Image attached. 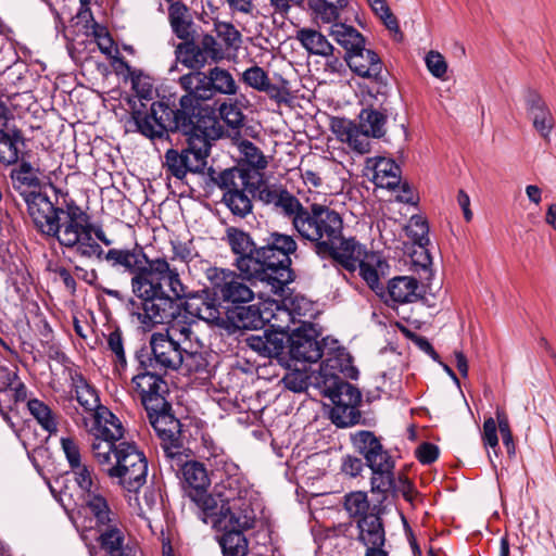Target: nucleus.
I'll return each mask as SVG.
<instances>
[{
	"instance_id": "7c9ffc66",
	"label": "nucleus",
	"mask_w": 556,
	"mask_h": 556,
	"mask_svg": "<svg viewBox=\"0 0 556 556\" xmlns=\"http://www.w3.org/2000/svg\"><path fill=\"white\" fill-rule=\"evenodd\" d=\"M168 22L173 34L180 40L198 35L190 8L182 1L169 4Z\"/></svg>"
},
{
	"instance_id": "cd10ccee",
	"label": "nucleus",
	"mask_w": 556,
	"mask_h": 556,
	"mask_svg": "<svg viewBox=\"0 0 556 556\" xmlns=\"http://www.w3.org/2000/svg\"><path fill=\"white\" fill-rule=\"evenodd\" d=\"M352 442L355 450L364 456L368 467L392 460L391 455L384 450L379 438L371 431H357L352 434Z\"/></svg>"
},
{
	"instance_id": "473e14b6",
	"label": "nucleus",
	"mask_w": 556,
	"mask_h": 556,
	"mask_svg": "<svg viewBox=\"0 0 556 556\" xmlns=\"http://www.w3.org/2000/svg\"><path fill=\"white\" fill-rule=\"evenodd\" d=\"M174 53L176 62L189 68L190 72H202V68L208 62L198 47V35L177 43Z\"/></svg>"
},
{
	"instance_id": "ddd939ff",
	"label": "nucleus",
	"mask_w": 556,
	"mask_h": 556,
	"mask_svg": "<svg viewBox=\"0 0 556 556\" xmlns=\"http://www.w3.org/2000/svg\"><path fill=\"white\" fill-rule=\"evenodd\" d=\"M93 439L91 441V452L98 465L110 464V454L118 445L125 434V428L108 407H100L97 414H93V425L90 429Z\"/></svg>"
},
{
	"instance_id": "e433bc0d",
	"label": "nucleus",
	"mask_w": 556,
	"mask_h": 556,
	"mask_svg": "<svg viewBox=\"0 0 556 556\" xmlns=\"http://www.w3.org/2000/svg\"><path fill=\"white\" fill-rule=\"evenodd\" d=\"M371 469V492L379 493L382 495L380 503L387 498V494L389 492H393L395 490V479H394V460H389L386 463H380L378 466L369 467Z\"/></svg>"
},
{
	"instance_id": "f03ea898",
	"label": "nucleus",
	"mask_w": 556,
	"mask_h": 556,
	"mask_svg": "<svg viewBox=\"0 0 556 556\" xmlns=\"http://www.w3.org/2000/svg\"><path fill=\"white\" fill-rule=\"evenodd\" d=\"M132 292L142 301V323L168 324L162 331L174 338V341L182 343V348L190 352L194 349V332L191 324L177 319L179 314L178 300L199 299L201 305L197 307L198 316L212 324L224 323L217 291H211L204 287L198 291H189L181 280H131Z\"/></svg>"
},
{
	"instance_id": "0eeeda50",
	"label": "nucleus",
	"mask_w": 556,
	"mask_h": 556,
	"mask_svg": "<svg viewBox=\"0 0 556 556\" xmlns=\"http://www.w3.org/2000/svg\"><path fill=\"white\" fill-rule=\"evenodd\" d=\"M101 470L127 492H138L147 482L148 460L135 443L119 442Z\"/></svg>"
},
{
	"instance_id": "8fccbe9b",
	"label": "nucleus",
	"mask_w": 556,
	"mask_h": 556,
	"mask_svg": "<svg viewBox=\"0 0 556 556\" xmlns=\"http://www.w3.org/2000/svg\"><path fill=\"white\" fill-rule=\"evenodd\" d=\"M358 405H333L330 412L331 421L339 428L354 426L361 420Z\"/></svg>"
},
{
	"instance_id": "20e7f679",
	"label": "nucleus",
	"mask_w": 556,
	"mask_h": 556,
	"mask_svg": "<svg viewBox=\"0 0 556 556\" xmlns=\"http://www.w3.org/2000/svg\"><path fill=\"white\" fill-rule=\"evenodd\" d=\"M22 199L37 232L47 238L56 239L64 247L62 237L66 223L72 217L71 206L74 205L76 208L79 206L68 192H63L58 187L56 190L43 187L29 193H22Z\"/></svg>"
},
{
	"instance_id": "774afa93",
	"label": "nucleus",
	"mask_w": 556,
	"mask_h": 556,
	"mask_svg": "<svg viewBox=\"0 0 556 556\" xmlns=\"http://www.w3.org/2000/svg\"><path fill=\"white\" fill-rule=\"evenodd\" d=\"M61 446L71 468L79 467L80 451L76 441L72 438H62Z\"/></svg>"
},
{
	"instance_id": "4d7b16f0",
	"label": "nucleus",
	"mask_w": 556,
	"mask_h": 556,
	"mask_svg": "<svg viewBox=\"0 0 556 556\" xmlns=\"http://www.w3.org/2000/svg\"><path fill=\"white\" fill-rule=\"evenodd\" d=\"M289 85L287 79L282 76H278V83H270L268 79L261 92H265L269 99L278 104H289L292 99Z\"/></svg>"
},
{
	"instance_id": "e2e57ef3",
	"label": "nucleus",
	"mask_w": 556,
	"mask_h": 556,
	"mask_svg": "<svg viewBox=\"0 0 556 556\" xmlns=\"http://www.w3.org/2000/svg\"><path fill=\"white\" fill-rule=\"evenodd\" d=\"M268 300L276 305L275 313L271 316L273 319L276 321L274 326H276L279 329V331L286 332V330L290 328L291 324L296 323L292 312L289 309L288 306L281 305L279 301H275L274 296Z\"/></svg>"
},
{
	"instance_id": "6e6552de",
	"label": "nucleus",
	"mask_w": 556,
	"mask_h": 556,
	"mask_svg": "<svg viewBox=\"0 0 556 556\" xmlns=\"http://www.w3.org/2000/svg\"><path fill=\"white\" fill-rule=\"evenodd\" d=\"M264 241L265 244L258 248L256 261H254L258 274L255 278H279L283 273L288 274L287 278H294L290 258V255L298 249L294 238L274 231ZM248 278L253 277L249 276Z\"/></svg>"
},
{
	"instance_id": "f3484780",
	"label": "nucleus",
	"mask_w": 556,
	"mask_h": 556,
	"mask_svg": "<svg viewBox=\"0 0 556 556\" xmlns=\"http://www.w3.org/2000/svg\"><path fill=\"white\" fill-rule=\"evenodd\" d=\"M162 374L160 370L143 369L131 380L146 410H155L161 408L160 405H166L168 387Z\"/></svg>"
},
{
	"instance_id": "052dcab7",
	"label": "nucleus",
	"mask_w": 556,
	"mask_h": 556,
	"mask_svg": "<svg viewBox=\"0 0 556 556\" xmlns=\"http://www.w3.org/2000/svg\"><path fill=\"white\" fill-rule=\"evenodd\" d=\"M268 78L267 73L258 65L247 68L241 75V80L257 91H262V89H264Z\"/></svg>"
},
{
	"instance_id": "c756f323",
	"label": "nucleus",
	"mask_w": 556,
	"mask_h": 556,
	"mask_svg": "<svg viewBox=\"0 0 556 556\" xmlns=\"http://www.w3.org/2000/svg\"><path fill=\"white\" fill-rule=\"evenodd\" d=\"M38 169H35L33 165L27 161H22L18 167L13 168L10 173L12 186L14 190L22 193H29L35 190L42 189L43 187H50L51 190H56V186L49 181H42L37 176Z\"/></svg>"
},
{
	"instance_id": "ea45409f",
	"label": "nucleus",
	"mask_w": 556,
	"mask_h": 556,
	"mask_svg": "<svg viewBox=\"0 0 556 556\" xmlns=\"http://www.w3.org/2000/svg\"><path fill=\"white\" fill-rule=\"evenodd\" d=\"M376 185L395 190L401 184V167L394 160L380 157L375 165Z\"/></svg>"
},
{
	"instance_id": "4c0bfd02",
	"label": "nucleus",
	"mask_w": 556,
	"mask_h": 556,
	"mask_svg": "<svg viewBox=\"0 0 556 556\" xmlns=\"http://www.w3.org/2000/svg\"><path fill=\"white\" fill-rule=\"evenodd\" d=\"M330 35L345 50V53L361 51L366 42L365 37L356 28L344 23H333Z\"/></svg>"
},
{
	"instance_id": "13d9d810",
	"label": "nucleus",
	"mask_w": 556,
	"mask_h": 556,
	"mask_svg": "<svg viewBox=\"0 0 556 556\" xmlns=\"http://www.w3.org/2000/svg\"><path fill=\"white\" fill-rule=\"evenodd\" d=\"M220 118L231 128L243 126L244 114L238 108L237 103L223 102L218 108Z\"/></svg>"
},
{
	"instance_id": "37998d69",
	"label": "nucleus",
	"mask_w": 556,
	"mask_h": 556,
	"mask_svg": "<svg viewBox=\"0 0 556 556\" xmlns=\"http://www.w3.org/2000/svg\"><path fill=\"white\" fill-rule=\"evenodd\" d=\"M84 505L90 510L99 525L109 526L112 521V510L99 489L81 495Z\"/></svg>"
},
{
	"instance_id": "3c124183",
	"label": "nucleus",
	"mask_w": 556,
	"mask_h": 556,
	"mask_svg": "<svg viewBox=\"0 0 556 556\" xmlns=\"http://www.w3.org/2000/svg\"><path fill=\"white\" fill-rule=\"evenodd\" d=\"M243 160L238 165H244L245 168H250V170H264L268 162L263 154L262 150L256 147L253 142L249 140H244L241 144Z\"/></svg>"
},
{
	"instance_id": "a211bd4d",
	"label": "nucleus",
	"mask_w": 556,
	"mask_h": 556,
	"mask_svg": "<svg viewBox=\"0 0 556 556\" xmlns=\"http://www.w3.org/2000/svg\"><path fill=\"white\" fill-rule=\"evenodd\" d=\"M227 238L228 242L231 247V250L235 254L240 255L238 260V267L241 274L229 273L228 276L231 278H245L249 276L256 277L258 274L256 273V265H254V261H256V252L258 248L253 242L251 236L243 231L242 229L236 227H229L227 229Z\"/></svg>"
},
{
	"instance_id": "6e6d98bb",
	"label": "nucleus",
	"mask_w": 556,
	"mask_h": 556,
	"mask_svg": "<svg viewBox=\"0 0 556 556\" xmlns=\"http://www.w3.org/2000/svg\"><path fill=\"white\" fill-rule=\"evenodd\" d=\"M344 508L353 518L361 519L369 515V502L365 492H352L344 496Z\"/></svg>"
},
{
	"instance_id": "49530a36",
	"label": "nucleus",
	"mask_w": 556,
	"mask_h": 556,
	"mask_svg": "<svg viewBox=\"0 0 556 556\" xmlns=\"http://www.w3.org/2000/svg\"><path fill=\"white\" fill-rule=\"evenodd\" d=\"M27 408L43 430L50 434L58 431L56 416L46 403L31 399L27 402Z\"/></svg>"
},
{
	"instance_id": "2f4dec72",
	"label": "nucleus",
	"mask_w": 556,
	"mask_h": 556,
	"mask_svg": "<svg viewBox=\"0 0 556 556\" xmlns=\"http://www.w3.org/2000/svg\"><path fill=\"white\" fill-rule=\"evenodd\" d=\"M25 144L23 131L15 125L2 123L0 128V162L4 165H13L20 159L18 144Z\"/></svg>"
},
{
	"instance_id": "09e8293b",
	"label": "nucleus",
	"mask_w": 556,
	"mask_h": 556,
	"mask_svg": "<svg viewBox=\"0 0 556 556\" xmlns=\"http://www.w3.org/2000/svg\"><path fill=\"white\" fill-rule=\"evenodd\" d=\"M124 534L121 529L109 523L100 535L101 547L111 556H128L123 549Z\"/></svg>"
},
{
	"instance_id": "603ef678",
	"label": "nucleus",
	"mask_w": 556,
	"mask_h": 556,
	"mask_svg": "<svg viewBox=\"0 0 556 556\" xmlns=\"http://www.w3.org/2000/svg\"><path fill=\"white\" fill-rule=\"evenodd\" d=\"M416 243L418 244V250H415L407 258H405L404 264L408 265L409 270L413 273H429L431 276L430 266L432 264V258L429 251L426 249V245L429 242L422 241Z\"/></svg>"
},
{
	"instance_id": "423d86ee",
	"label": "nucleus",
	"mask_w": 556,
	"mask_h": 556,
	"mask_svg": "<svg viewBox=\"0 0 556 556\" xmlns=\"http://www.w3.org/2000/svg\"><path fill=\"white\" fill-rule=\"evenodd\" d=\"M182 343L162 331L153 332L149 346L136 353L141 369L160 370L166 374L185 367L187 371L198 372L204 368V359L199 352H190L182 348Z\"/></svg>"
},
{
	"instance_id": "338daca9",
	"label": "nucleus",
	"mask_w": 556,
	"mask_h": 556,
	"mask_svg": "<svg viewBox=\"0 0 556 556\" xmlns=\"http://www.w3.org/2000/svg\"><path fill=\"white\" fill-rule=\"evenodd\" d=\"M75 475V481L83 491V495L99 489L93 483L91 471L86 465L79 464V467L72 468Z\"/></svg>"
},
{
	"instance_id": "9b49d317",
	"label": "nucleus",
	"mask_w": 556,
	"mask_h": 556,
	"mask_svg": "<svg viewBox=\"0 0 556 556\" xmlns=\"http://www.w3.org/2000/svg\"><path fill=\"white\" fill-rule=\"evenodd\" d=\"M224 475L220 476L219 482L215 484L217 496L222 497V502L226 504L227 509L233 513L243 523L250 520V517H256L251 502L247 498L249 488L247 482L239 472V467L231 462H224Z\"/></svg>"
},
{
	"instance_id": "39448f33",
	"label": "nucleus",
	"mask_w": 556,
	"mask_h": 556,
	"mask_svg": "<svg viewBox=\"0 0 556 556\" xmlns=\"http://www.w3.org/2000/svg\"><path fill=\"white\" fill-rule=\"evenodd\" d=\"M298 233L314 243L315 251L320 256H331L334 260L341 251L343 219L334 210L318 203L303 208L294 219Z\"/></svg>"
},
{
	"instance_id": "aec40b11",
	"label": "nucleus",
	"mask_w": 556,
	"mask_h": 556,
	"mask_svg": "<svg viewBox=\"0 0 556 556\" xmlns=\"http://www.w3.org/2000/svg\"><path fill=\"white\" fill-rule=\"evenodd\" d=\"M313 379L315 389L330 399L333 405H358L361 403L359 390L341 377L323 378V376L316 375Z\"/></svg>"
},
{
	"instance_id": "dca6fc26",
	"label": "nucleus",
	"mask_w": 556,
	"mask_h": 556,
	"mask_svg": "<svg viewBox=\"0 0 556 556\" xmlns=\"http://www.w3.org/2000/svg\"><path fill=\"white\" fill-rule=\"evenodd\" d=\"M231 516L229 519L217 520V532H222L218 536V543L220 545L223 556H248L249 553V540L245 536V532L255 527L256 517H250V520L245 523Z\"/></svg>"
},
{
	"instance_id": "7ed1b4c3",
	"label": "nucleus",
	"mask_w": 556,
	"mask_h": 556,
	"mask_svg": "<svg viewBox=\"0 0 556 556\" xmlns=\"http://www.w3.org/2000/svg\"><path fill=\"white\" fill-rule=\"evenodd\" d=\"M178 84L186 93L179 98V106L173 108V112L178 113L181 125H190V119H193L204 129L211 127L224 131L215 110L203 102L216 96L237 94L239 87L231 73L216 65L206 71L184 74Z\"/></svg>"
},
{
	"instance_id": "a878e982",
	"label": "nucleus",
	"mask_w": 556,
	"mask_h": 556,
	"mask_svg": "<svg viewBox=\"0 0 556 556\" xmlns=\"http://www.w3.org/2000/svg\"><path fill=\"white\" fill-rule=\"evenodd\" d=\"M323 357L324 359L316 375H320L323 378H329L340 377L339 374H344L349 378H356L357 370L352 365V356L346 349L336 346L327 351L324 350Z\"/></svg>"
},
{
	"instance_id": "412c9836",
	"label": "nucleus",
	"mask_w": 556,
	"mask_h": 556,
	"mask_svg": "<svg viewBox=\"0 0 556 556\" xmlns=\"http://www.w3.org/2000/svg\"><path fill=\"white\" fill-rule=\"evenodd\" d=\"M205 175L206 182L222 190L223 195H228L236 190L249 186L253 179L250 168H245L244 165H237L222 170L210 166Z\"/></svg>"
},
{
	"instance_id": "0e129e2a",
	"label": "nucleus",
	"mask_w": 556,
	"mask_h": 556,
	"mask_svg": "<svg viewBox=\"0 0 556 556\" xmlns=\"http://www.w3.org/2000/svg\"><path fill=\"white\" fill-rule=\"evenodd\" d=\"M426 65L435 78H443L447 72V63L444 56L438 51H429L426 55Z\"/></svg>"
},
{
	"instance_id": "a19ab883",
	"label": "nucleus",
	"mask_w": 556,
	"mask_h": 556,
	"mask_svg": "<svg viewBox=\"0 0 556 556\" xmlns=\"http://www.w3.org/2000/svg\"><path fill=\"white\" fill-rule=\"evenodd\" d=\"M117 61L127 71L137 97L142 100H152L154 92L152 77L146 75L141 70L132 68L124 58H118Z\"/></svg>"
},
{
	"instance_id": "c03bdc74",
	"label": "nucleus",
	"mask_w": 556,
	"mask_h": 556,
	"mask_svg": "<svg viewBox=\"0 0 556 556\" xmlns=\"http://www.w3.org/2000/svg\"><path fill=\"white\" fill-rule=\"evenodd\" d=\"M271 206L274 210L279 211L285 217L290 218L293 227L295 217H298L304 208L300 200L285 186L279 188L278 194L275 197Z\"/></svg>"
},
{
	"instance_id": "bf43d9fd",
	"label": "nucleus",
	"mask_w": 556,
	"mask_h": 556,
	"mask_svg": "<svg viewBox=\"0 0 556 556\" xmlns=\"http://www.w3.org/2000/svg\"><path fill=\"white\" fill-rule=\"evenodd\" d=\"M108 349L114 355V362L116 366L125 368L127 365L126 355L124 351V341L122 332L118 328L109 333L106 338Z\"/></svg>"
},
{
	"instance_id": "4be33fe9",
	"label": "nucleus",
	"mask_w": 556,
	"mask_h": 556,
	"mask_svg": "<svg viewBox=\"0 0 556 556\" xmlns=\"http://www.w3.org/2000/svg\"><path fill=\"white\" fill-rule=\"evenodd\" d=\"M344 60L350 70L359 77L374 79L376 83L387 87V83L381 75L382 61L380 56L370 49L363 46L361 51H352L344 54Z\"/></svg>"
},
{
	"instance_id": "5fc2aeb1",
	"label": "nucleus",
	"mask_w": 556,
	"mask_h": 556,
	"mask_svg": "<svg viewBox=\"0 0 556 556\" xmlns=\"http://www.w3.org/2000/svg\"><path fill=\"white\" fill-rule=\"evenodd\" d=\"M315 376L316 371L307 375L304 370L293 369L285 375L282 382L288 390L300 393L305 391L308 387L315 388L313 381Z\"/></svg>"
},
{
	"instance_id": "de8ad7c7",
	"label": "nucleus",
	"mask_w": 556,
	"mask_h": 556,
	"mask_svg": "<svg viewBox=\"0 0 556 556\" xmlns=\"http://www.w3.org/2000/svg\"><path fill=\"white\" fill-rule=\"evenodd\" d=\"M220 299L223 302L247 303L253 299V291L251 287L238 281L229 280L219 288Z\"/></svg>"
},
{
	"instance_id": "393cba45",
	"label": "nucleus",
	"mask_w": 556,
	"mask_h": 556,
	"mask_svg": "<svg viewBox=\"0 0 556 556\" xmlns=\"http://www.w3.org/2000/svg\"><path fill=\"white\" fill-rule=\"evenodd\" d=\"M189 497L202 511V520L205 523H211L214 529L217 528V520L229 519L231 516H235L232 511L227 509L225 503H223L222 497L217 496V490L214 486L211 493H207L206 489L202 492H189Z\"/></svg>"
},
{
	"instance_id": "9d476101",
	"label": "nucleus",
	"mask_w": 556,
	"mask_h": 556,
	"mask_svg": "<svg viewBox=\"0 0 556 556\" xmlns=\"http://www.w3.org/2000/svg\"><path fill=\"white\" fill-rule=\"evenodd\" d=\"M111 267L122 269L132 278L168 274L167 278H179L176 268H170L164 257L150 260L144 249L136 243L132 249H110L103 256Z\"/></svg>"
},
{
	"instance_id": "72a5a7b5",
	"label": "nucleus",
	"mask_w": 556,
	"mask_h": 556,
	"mask_svg": "<svg viewBox=\"0 0 556 556\" xmlns=\"http://www.w3.org/2000/svg\"><path fill=\"white\" fill-rule=\"evenodd\" d=\"M358 127V135L362 134L366 137L382 138L386 134L387 110L379 111L372 106L365 108L361 111Z\"/></svg>"
},
{
	"instance_id": "bb28decb",
	"label": "nucleus",
	"mask_w": 556,
	"mask_h": 556,
	"mask_svg": "<svg viewBox=\"0 0 556 556\" xmlns=\"http://www.w3.org/2000/svg\"><path fill=\"white\" fill-rule=\"evenodd\" d=\"M356 527L358 529L357 540L365 547L384 546L387 541L386 529L378 506L375 505L369 515L357 519Z\"/></svg>"
},
{
	"instance_id": "f704fd0d",
	"label": "nucleus",
	"mask_w": 556,
	"mask_h": 556,
	"mask_svg": "<svg viewBox=\"0 0 556 556\" xmlns=\"http://www.w3.org/2000/svg\"><path fill=\"white\" fill-rule=\"evenodd\" d=\"M254 182L242 189L236 190L228 195H223L222 203L231 212L232 215L245 218L253 211Z\"/></svg>"
},
{
	"instance_id": "4468645a",
	"label": "nucleus",
	"mask_w": 556,
	"mask_h": 556,
	"mask_svg": "<svg viewBox=\"0 0 556 556\" xmlns=\"http://www.w3.org/2000/svg\"><path fill=\"white\" fill-rule=\"evenodd\" d=\"M155 410H146L149 422L161 439L165 459L181 460L185 445L182 439L181 422L172 414V405H160Z\"/></svg>"
},
{
	"instance_id": "a18cd8bd",
	"label": "nucleus",
	"mask_w": 556,
	"mask_h": 556,
	"mask_svg": "<svg viewBox=\"0 0 556 556\" xmlns=\"http://www.w3.org/2000/svg\"><path fill=\"white\" fill-rule=\"evenodd\" d=\"M75 396L79 405L92 417L93 414H97V410H100V407H104L100 404L96 389L81 376L75 379Z\"/></svg>"
},
{
	"instance_id": "864d4df0",
	"label": "nucleus",
	"mask_w": 556,
	"mask_h": 556,
	"mask_svg": "<svg viewBox=\"0 0 556 556\" xmlns=\"http://www.w3.org/2000/svg\"><path fill=\"white\" fill-rule=\"evenodd\" d=\"M235 326L239 329H260L264 319L260 311L253 306H237Z\"/></svg>"
},
{
	"instance_id": "2eb2a0df",
	"label": "nucleus",
	"mask_w": 556,
	"mask_h": 556,
	"mask_svg": "<svg viewBox=\"0 0 556 556\" xmlns=\"http://www.w3.org/2000/svg\"><path fill=\"white\" fill-rule=\"evenodd\" d=\"M318 334L311 323H304L288 336L289 355L292 361L316 363L324 356L326 339L320 342Z\"/></svg>"
},
{
	"instance_id": "5701e85b",
	"label": "nucleus",
	"mask_w": 556,
	"mask_h": 556,
	"mask_svg": "<svg viewBox=\"0 0 556 556\" xmlns=\"http://www.w3.org/2000/svg\"><path fill=\"white\" fill-rule=\"evenodd\" d=\"M525 104L534 129L543 139H548L554 127V117L542 96L534 89H528L525 93Z\"/></svg>"
},
{
	"instance_id": "680f3d73",
	"label": "nucleus",
	"mask_w": 556,
	"mask_h": 556,
	"mask_svg": "<svg viewBox=\"0 0 556 556\" xmlns=\"http://www.w3.org/2000/svg\"><path fill=\"white\" fill-rule=\"evenodd\" d=\"M282 187V185L268 184L260 179L257 182H254V199L262 202L264 205H271L275 197L278 194L279 188Z\"/></svg>"
},
{
	"instance_id": "f8f14e48",
	"label": "nucleus",
	"mask_w": 556,
	"mask_h": 556,
	"mask_svg": "<svg viewBox=\"0 0 556 556\" xmlns=\"http://www.w3.org/2000/svg\"><path fill=\"white\" fill-rule=\"evenodd\" d=\"M336 261L350 273L358 268L362 278H381L388 275L390 269L381 252L368 251L353 238L341 242V251Z\"/></svg>"
},
{
	"instance_id": "b1692460",
	"label": "nucleus",
	"mask_w": 556,
	"mask_h": 556,
	"mask_svg": "<svg viewBox=\"0 0 556 556\" xmlns=\"http://www.w3.org/2000/svg\"><path fill=\"white\" fill-rule=\"evenodd\" d=\"M288 336L279 330H264L263 334H252L245 339L247 345L268 358H277L280 363L285 359V349Z\"/></svg>"
},
{
	"instance_id": "c9c22d12",
	"label": "nucleus",
	"mask_w": 556,
	"mask_h": 556,
	"mask_svg": "<svg viewBox=\"0 0 556 556\" xmlns=\"http://www.w3.org/2000/svg\"><path fill=\"white\" fill-rule=\"evenodd\" d=\"M389 300L399 303L424 299L425 286L419 280H388Z\"/></svg>"
},
{
	"instance_id": "58836bf2",
	"label": "nucleus",
	"mask_w": 556,
	"mask_h": 556,
	"mask_svg": "<svg viewBox=\"0 0 556 556\" xmlns=\"http://www.w3.org/2000/svg\"><path fill=\"white\" fill-rule=\"evenodd\" d=\"M296 38L311 54L330 56L333 53V46L318 30L302 28L298 30Z\"/></svg>"
},
{
	"instance_id": "f257e3e1",
	"label": "nucleus",
	"mask_w": 556,
	"mask_h": 556,
	"mask_svg": "<svg viewBox=\"0 0 556 556\" xmlns=\"http://www.w3.org/2000/svg\"><path fill=\"white\" fill-rule=\"evenodd\" d=\"M131 119L136 130L150 140H168L170 134H181L186 137V146L180 150L170 148L164 154L163 166L167 175L184 180L188 173L204 174L212 142L222 138L223 130L203 128L201 123L190 119V125H181L178 113L165 101H154L149 111L146 104L139 106L132 102Z\"/></svg>"
},
{
	"instance_id": "1a4fd4ad",
	"label": "nucleus",
	"mask_w": 556,
	"mask_h": 556,
	"mask_svg": "<svg viewBox=\"0 0 556 556\" xmlns=\"http://www.w3.org/2000/svg\"><path fill=\"white\" fill-rule=\"evenodd\" d=\"M71 207L72 217L66 223L65 232L62 237L64 247L75 248L81 256H96L102 260L106 252L92 239V233L105 245H111L112 240L106 237L101 226L91 223L90 216L80 206L76 208L72 205Z\"/></svg>"
},
{
	"instance_id": "c85d7f7f",
	"label": "nucleus",
	"mask_w": 556,
	"mask_h": 556,
	"mask_svg": "<svg viewBox=\"0 0 556 556\" xmlns=\"http://www.w3.org/2000/svg\"><path fill=\"white\" fill-rule=\"evenodd\" d=\"M184 453L181 460L165 459L173 471L182 472L184 481L190 488L189 492H202L210 485V478L204 465L197 460H186Z\"/></svg>"
},
{
	"instance_id": "69168bd1",
	"label": "nucleus",
	"mask_w": 556,
	"mask_h": 556,
	"mask_svg": "<svg viewBox=\"0 0 556 556\" xmlns=\"http://www.w3.org/2000/svg\"><path fill=\"white\" fill-rule=\"evenodd\" d=\"M331 128L338 136H345L349 142L356 141L358 136L357 125L346 118H334L331 123Z\"/></svg>"
},
{
	"instance_id": "79ce46f5",
	"label": "nucleus",
	"mask_w": 556,
	"mask_h": 556,
	"mask_svg": "<svg viewBox=\"0 0 556 556\" xmlns=\"http://www.w3.org/2000/svg\"><path fill=\"white\" fill-rule=\"evenodd\" d=\"M349 4L348 0H307L308 8L316 18L324 23H333L340 17V12Z\"/></svg>"
},
{
	"instance_id": "6ab92c4d",
	"label": "nucleus",
	"mask_w": 556,
	"mask_h": 556,
	"mask_svg": "<svg viewBox=\"0 0 556 556\" xmlns=\"http://www.w3.org/2000/svg\"><path fill=\"white\" fill-rule=\"evenodd\" d=\"M267 282L270 287V292L274 294V300L279 301L281 305H286L292 312L296 323L304 324L302 320L304 317L314 316L313 302L303 296L300 293H295L293 289L289 287L290 282L294 280H262Z\"/></svg>"
}]
</instances>
